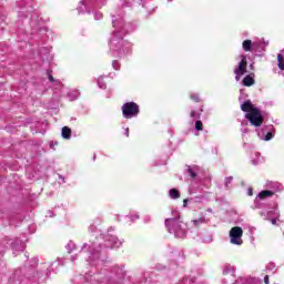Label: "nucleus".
<instances>
[{
	"mask_svg": "<svg viewBox=\"0 0 284 284\" xmlns=\"http://www.w3.org/2000/svg\"><path fill=\"white\" fill-rule=\"evenodd\" d=\"M241 110L242 112H247L245 119H247L254 128H261L262 123H264L263 112L261 109L254 106L251 100L244 101V103L241 104Z\"/></svg>",
	"mask_w": 284,
	"mask_h": 284,
	"instance_id": "f257e3e1",
	"label": "nucleus"
},
{
	"mask_svg": "<svg viewBox=\"0 0 284 284\" xmlns=\"http://www.w3.org/2000/svg\"><path fill=\"white\" fill-rule=\"evenodd\" d=\"M140 112L141 110L136 102H126L122 105V114L124 119H134V116H139Z\"/></svg>",
	"mask_w": 284,
	"mask_h": 284,
	"instance_id": "f03ea898",
	"label": "nucleus"
},
{
	"mask_svg": "<svg viewBox=\"0 0 284 284\" xmlns=\"http://www.w3.org/2000/svg\"><path fill=\"white\" fill-rule=\"evenodd\" d=\"M230 243L232 245H243V229L234 226L230 231Z\"/></svg>",
	"mask_w": 284,
	"mask_h": 284,
	"instance_id": "7ed1b4c3",
	"label": "nucleus"
},
{
	"mask_svg": "<svg viewBox=\"0 0 284 284\" xmlns=\"http://www.w3.org/2000/svg\"><path fill=\"white\" fill-rule=\"evenodd\" d=\"M235 72V81H241L243 74L247 73V58L244 55L239 63V67L234 70Z\"/></svg>",
	"mask_w": 284,
	"mask_h": 284,
	"instance_id": "20e7f679",
	"label": "nucleus"
},
{
	"mask_svg": "<svg viewBox=\"0 0 284 284\" xmlns=\"http://www.w3.org/2000/svg\"><path fill=\"white\" fill-rule=\"evenodd\" d=\"M71 136H72V129H70V126H63L62 138L65 139L67 141H70Z\"/></svg>",
	"mask_w": 284,
	"mask_h": 284,
	"instance_id": "39448f33",
	"label": "nucleus"
},
{
	"mask_svg": "<svg viewBox=\"0 0 284 284\" xmlns=\"http://www.w3.org/2000/svg\"><path fill=\"white\" fill-rule=\"evenodd\" d=\"M243 85H245V88H252V85H254L255 80L254 78H252V75H246L243 81H242Z\"/></svg>",
	"mask_w": 284,
	"mask_h": 284,
	"instance_id": "423d86ee",
	"label": "nucleus"
},
{
	"mask_svg": "<svg viewBox=\"0 0 284 284\" xmlns=\"http://www.w3.org/2000/svg\"><path fill=\"white\" fill-rule=\"evenodd\" d=\"M244 52H252V40H244L242 43Z\"/></svg>",
	"mask_w": 284,
	"mask_h": 284,
	"instance_id": "0eeeda50",
	"label": "nucleus"
},
{
	"mask_svg": "<svg viewBox=\"0 0 284 284\" xmlns=\"http://www.w3.org/2000/svg\"><path fill=\"white\" fill-rule=\"evenodd\" d=\"M270 196H274V192L265 190L258 193V199H261L262 201Z\"/></svg>",
	"mask_w": 284,
	"mask_h": 284,
	"instance_id": "6e6552de",
	"label": "nucleus"
},
{
	"mask_svg": "<svg viewBox=\"0 0 284 284\" xmlns=\"http://www.w3.org/2000/svg\"><path fill=\"white\" fill-rule=\"evenodd\" d=\"M169 194L171 199H181V192L176 189H171Z\"/></svg>",
	"mask_w": 284,
	"mask_h": 284,
	"instance_id": "1a4fd4ad",
	"label": "nucleus"
},
{
	"mask_svg": "<svg viewBox=\"0 0 284 284\" xmlns=\"http://www.w3.org/2000/svg\"><path fill=\"white\" fill-rule=\"evenodd\" d=\"M277 67L281 70H284V57L281 53L277 54Z\"/></svg>",
	"mask_w": 284,
	"mask_h": 284,
	"instance_id": "9d476101",
	"label": "nucleus"
},
{
	"mask_svg": "<svg viewBox=\"0 0 284 284\" xmlns=\"http://www.w3.org/2000/svg\"><path fill=\"white\" fill-rule=\"evenodd\" d=\"M192 223H193V225L195 227H199V225H201V223H205V219L204 217H200L197 220H193Z\"/></svg>",
	"mask_w": 284,
	"mask_h": 284,
	"instance_id": "9b49d317",
	"label": "nucleus"
},
{
	"mask_svg": "<svg viewBox=\"0 0 284 284\" xmlns=\"http://www.w3.org/2000/svg\"><path fill=\"white\" fill-rule=\"evenodd\" d=\"M195 130H197V132H202V130H203V122L201 120H197L195 122Z\"/></svg>",
	"mask_w": 284,
	"mask_h": 284,
	"instance_id": "f8f14e48",
	"label": "nucleus"
},
{
	"mask_svg": "<svg viewBox=\"0 0 284 284\" xmlns=\"http://www.w3.org/2000/svg\"><path fill=\"white\" fill-rule=\"evenodd\" d=\"M190 116L191 119H201V112L191 111Z\"/></svg>",
	"mask_w": 284,
	"mask_h": 284,
	"instance_id": "ddd939ff",
	"label": "nucleus"
},
{
	"mask_svg": "<svg viewBox=\"0 0 284 284\" xmlns=\"http://www.w3.org/2000/svg\"><path fill=\"white\" fill-rule=\"evenodd\" d=\"M190 99L195 103H199V101H201V98L199 97V94H191Z\"/></svg>",
	"mask_w": 284,
	"mask_h": 284,
	"instance_id": "4468645a",
	"label": "nucleus"
},
{
	"mask_svg": "<svg viewBox=\"0 0 284 284\" xmlns=\"http://www.w3.org/2000/svg\"><path fill=\"white\" fill-rule=\"evenodd\" d=\"M187 172H189L191 179H196V172H194V171L192 170V168L189 166V168H187Z\"/></svg>",
	"mask_w": 284,
	"mask_h": 284,
	"instance_id": "2eb2a0df",
	"label": "nucleus"
},
{
	"mask_svg": "<svg viewBox=\"0 0 284 284\" xmlns=\"http://www.w3.org/2000/svg\"><path fill=\"white\" fill-rule=\"evenodd\" d=\"M274 139V134L272 132L266 133L265 141H272Z\"/></svg>",
	"mask_w": 284,
	"mask_h": 284,
	"instance_id": "dca6fc26",
	"label": "nucleus"
},
{
	"mask_svg": "<svg viewBox=\"0 0 284 284\" xmlns=\"http://www.w3.org/2000/svg\"><path fill=\"white\" fill-rule=\"evenodd\" d=\"M165 225H166V227H169V225H176V221L175 220H166Z\"/></svg>",
	"mask_w": 284,
	"mask_h": 284,
	"instance_id": "f3484780",
	"label": "nucleus"
},
{
	"mask_svg": "<svg viewBox=\"0 0 284 284\" xmlns=\"http://www.w3.org/2000/svg\"><path fill=\"white\" fill-rule=\"evenodd\" d=\"M48 79L50 83H54V77H52V74L49 73Z\"/></svg>",
	"mask_w": 284,
	"mask_h": 284,
	"instance_id": "a211bd4d",
	"label": "nucleus"
},
{
	"mask_svg": "<svg viewBox=\"0 0 284 284\" xmlns=\"http://www.w3.org/2000/svg\"><path fill=\"white\" fill-rule=\"evenodd\" d=\"M264 283L265 284H270V275H265L264 276Z\"/></svg>",
	"mask_w": 284,
	"mask_h": 284,
	"instance_id": "6ab92c4d",
	"label": "nucleus"
},
{
	"mask_svg": "<svg viewBox=\"0 0 284 284\" xmlns=\"http://www.w3.org/2000/svg\"><path fill=\"white\" fill-rule=\"evenodd\" d=\"M233 179H234L233 176L226 178V185H227L229 183H232V180H233Z\"/></svg>",
	"mask_w": 284,
	"mask_h": 284,
	"instance_id": "aec40b11",
	"label": "nucleus"
},
{
	"mask_svg": "<svg viewBox=\"0 0 284 284\" xmlns=\"http://www.w3.org/2000/svg\"><path fill=\"white\" fill-rule=\"evenodd\" d=\"M183 207H187V199L183 200Z\"/></svg>",
	"mask_w": 284,
	"mask_h": 284,
	"instance_id": "412c9836",
	"label": "nucleus"
},
{
	"mask_svg": "<svg viewBox=\"0 0 284 284\" xmlns=\"http://www.w3.org/2000/svg\"><path fill=\"white\" fill-rule=\"evenodd\" d=\"M271 223H272V225H276V219H273V220L271 221Z\"/></svg>",
	"mask_w": 284,
	"mask_h": 284,
	"instance_id": "4be33fe9",
	"label": "nucleus"
},
{
	"mask_svg": "<svg viewBox=\"0 0 284 284\" xmlns=\"http://www.w3.org/2000/svg\"><path fill=\"white\" fill-rule=\"evenodd\" d=\"M126 136H130V129H126Z\"/></svg>",
	"mask_w": 284,
	"mask_h": 284,
	"instance_id": "5701e85b",
	"label": "nucleus"
}]
</instances>
